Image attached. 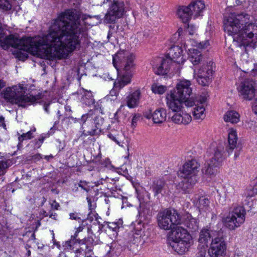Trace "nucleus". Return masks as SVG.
I'll return each mask as SVG.
<instances>
[{
	"label": "nucleus",
	"instance_id": "obj_14",
	"mask_svg": "<svg viewBox=\"0 0 257 257\" xmlns=\"http://www.w3.org/2000/svg\"><path fill=\"white\" fill-rule=\"evenodd\" d=\"M254 82L250 80H246L241 84L239 92L243 98L247 100H251L255 96Z\"/></svg>",
	"mask_w": 257,
	"mask_h": 257
},
{
	"label": "nucleus",
	"instance_id": "obj_63",
	"mask_svg": "<svg viewBox=\"0 0 257 257\" xmlns=\"http://www.w3.org/2000/svg\"><path fill=\"white\" fill-rule=\"evenodd\" d=\"M32 159L34 160H39L41 157L40 156V154H37L32 156Z\"/></svg>",
	"mask_w": 257,
	"mask_h": 257
},
{
	"label": "nucleus",
	"instance_id": "obj_2",
	"mask_svg": "<svg viewBox=\"0 0 257 257\" xmlns=\"http://www.w3.org/2000/svg\"><path fill=\"white\" fill-rule=\"evenodd\" d=\"M249 16L246 14H230L223 21L224 30L233 37L237 46L248 48L257 47V25L248 23Z\"/></svg>",
	"mask_w": 257,
	"mask_h": 257
},
{
	"label": "nucleus",
	"instance_id": "obj_47",
	"mask_svg": "<svg viewBox=\"0 0 257 257\" xmlns=\"http://www.w3.org/2000/svg\"><path fill=\"white\" fill-rule=\"evenodd\" d=\"M133 228L132 230V236H140L142 232V228L140 227H136L135 226H133Z\"/></svg>",
	"mask_w": 257,
	"mask_h": 257
},
{
	"label": "nucleus",
	"instance_id": "obj_6",
	"mask_svg": "<svg viewBox=\"0 0 257 257\" xmlns=\"http://www.w3.org/2000/svg\"><path fill=\"white\" fill-rule=\"evenodd\" d=\"M83 226H79L77 228L74 235L71 236V239L66 241L65 245L68 248H71L74 244L78 243L80 247L76 250V252L82 253L83 252L85 257H92V255L93 254V246L96 244L93 237L90 236L84 239L76 238L78 233L83 229Z\"/></svg>",
	"mask_w": 257,
	"mask_h": 257
},
{
	"label": "nucleus",
	"instance_id": "obj_16",
	"mask_svg": "<svg viewBox=\"0 0 257 257\" xmlns=\"http://www.w3.org/2000/svg\"><path fill=\"white\" fill-rule=\"evenodd\" d=\"M158 225H177V219L172 214L171 210L165 209L158 213L157 215Z\"/></svg>",
	"mask_w": 257,
	"mask_h": 257
},
{
	"label": "nucleus",
	"instance_id": "obj_54",
	"mask_svg": "<svg viewBox=\"0 0 257 257\" xmlns=\"http://www.w3.org/2000/svg\"><path fill=\"white\" fill-rule=\"evenodd\" d=\"M208 45H209V43L207 41H206L205 42L198 43L197 45V47L200 49H203L207 47Z\"/></svg>",
	"mask_w": 257,
	"mask_h": 257
},
{
	"label": "nucleus",
	"instance_id": "obj_32",
	"mask_svg": "<svg viewBox=\"0 0 257 257\" xmlns=\"http://www.w3.org/2000/svg\"><path fill=\"white\" fill-rule=\"evenodd\" d=\"M184 107H183V108ZM182 109V108H181ZM178 124H182L184 125L188 124L191 121V116L187 113H184L183 111L182 113L179 112L182 111V109L178 110Z\"/></svg>",
	"mask_w": 257,
	"mask_h": 257
},
{
	"label": "nucleus",
	"instance_id": "obj_39",
	"mask_svg": "<svg viewBox=\"0 0 257 257\" xmlns=\"http://www.w3.org/2000/svg\"><path fill=\"white\" fill-rule=\"evenodd\" d=\"M108 137L112 141L115 142L117 145L122 147H123L122 144L123 143V137L122 134L119 135L117 134L116 135H114L111 133H109L108 134Z\"/></svg>",
	"mask_w": 257,
	"mask_h": 257
},
{
	"label": "nucleus",
	"instance_id": "obj_27",
	"mask_svg": "<svg viewBox=\"0 0 257 257\" xmlns=\"http://www.w3.org/2000/svg\"><path fill=\"white\" fill-rule=\"evenodd\" d=\"M166 111L163 108L156 110L153 113V120L155 123H161L165 120Z\"/></svg>",
	"mask_w": 257,
	"mask_h": 257
},
{
	"label": "nucleus",
	"instance_id": "obj_37",
	"mask_svg": "<svg viewBox=\"0 0 257 257\" xmlns=\"http://www.w3.org/2000/svg\"><path fill=\"white\" fill-rule=\"evenodd\" d=\"M222 148L218 147L214 150L213 157L211 159H213V162H217L218 164L222 161L223 155Z\"/></svg>",
	"mask_w": 257,
	"mask_h": 257
},
{
	"label": "nucleus",
	"instance_id": "obj_13",
	"mask_svg": "<svg viewBox=\"0 0 257 257\" xmlns=\"http://www.w3.org/2000/svg\"><path fill=\"white\" fill-rule=\"evenodd\" d=\"M191 236L185 229H182L178 237V254H182L188 250L191 245Z\"/></svg>",
	"mask_w": 257,
	"mask_h": 257
},
{
	"label": "nucleus",
	"instance_id": "obj_25",
	"mask_svg": "<svg viewBox=\"0 0 257 257\" xmlns=\"http://www.w3.org/2000/svg\"><path fill=\"white\" fill-rule=\"evenodd\" d=\"M210 202L207 198L204 196L199 197L197 201L196 205L200 213L209 212Z\"/></svg>",
	"mask_w": 257,
	"mask_h": 257
},
{
	"label": "nucleus",
	"instance_id": "obj_48",
	"mask_svg": "<svg viewBox=\"0 0 257 257\" xmlns=\"http://www.w3.org/2000/svg\"><path fill=\"white\" fill-rule=\"evenodd\" d=\"M119 226H115L114 227H112L111 226H106L107 229H106V231L108 233H110L111 232L113 233V235H117V231L119 228Z\"/></svg>",
	"mask_w": 257,
	"mask_h": 257
},
{
	"label": "nucleus",
	"instance_id": "obj_44",
	"mask_svg": "<svg viewBox=\"0 0 257 257\" xmlns=\"http://www.w3.org/2000/svg\"><path fill=\"white\" fill-rule=\"evenodd\" d=\"M86 200L88 202V208H89V212L87 215V220H89L90 222H91L93 220V217L92 216V215L93 214H92L93 208H92V202H91V199L90 198H89L88 197H87L86 198Z\"/></svg>",
	"mask_w": 257,
	"mask_h": 257
},
{
	"label": "nucleus",
	"instance_id": "obj_40",
	"mask_svg": "<svg viewBox=\"0 0 257 257\" xmlns=\"http://www.w3.org/2000/svg\"><path fill=\"white\" fill-rule=\"evenodd\" d=\"M186 53V50H184L181 47H178V64L183 63L186 60L187 56L185 55Z\"/></svg>",
	"mask_w": 257,
	"mask_h": 257
},
{
	"label": "nucleus",
	"instance_id": "obj_23",
	"mask_svg": "<svg viewBox=\"0 0 257 257\" xmlns=\"http://www.w3.org/2000/svg\"><path fill=\"white\" fill-rule=\"evenodd\" d=\"M140 95L141 92L138 90L128 95L125 99L127 106L130 108L137 107L139 103Z\"/></svg>",
	"mask_w": 257,
	"mask_h": 257
},
{
	"label": "nucleus",
	"instance_id": "obj_41",
	"mask_svg": "<svg viewBox=\"0 0 257 257\" xmlns=\"http://www.w3.org/2000/svg\"><path fill=\"white\" fill-rule=\"evenodd\" d=\"M69 216L70 219L78 221V223H83L84 220H87V218H85L80 213L76 212L70 213Z\"/></svg>",
	"mask_w": 257,
	"mask_h": 257
},
{
	"label": "nucleus",
	"instance_id": "obj_20",
	"mask_svg": "<svg viewBox=\"0 0 257 257\" xmlns=\"http://www.w3.org/2000/svg\"><path fill=\"white\" fill-rule=\"evenodd\" d=\"M192 12L188 6H178V17L182 23H189L193 18Z\"/></svg>",
	"mask_w": 257,
	"mask_h": 257
},
{
	"label": "nucleus",
	"instance_id": "obj_62",
	"mask_svg": "<svg viewBox=\"0 0 257 257\" xmlns=\"http://www.w3.org/2000/svg\"><path fill=\"white\" fill-rule=\"evenodd\" d=\"M57 127L56 126H55V125H54L53 126V127H52L51 128L50 130L48 132V135H52V134L54 133V131L56 130H57Z\"/></svg>",
	"mask_w": 257,
	"mask_h": 257
},
{
	"label": "nucleus",
	"instance_id": "obj_24",
	"mask_svg": "<svg viewBox=\"0 0 257 257\" xmlns=\"http://www.w3.org/2000/svg\"><path fill=\"white\" fill-rule=\"evenodd\" d=\"M217 235L219 236L220 233L212 230L209 231L208 229L204 228L200 232L198 240L200 243H206L208 239L211 238L213 239L214 237H216V235Z\"/></svg>",
	"mask_w": 257,
	"mask_h": 257
},
{
	"label": "nucleus",
	"instance_id": "obj_43",
	"mask_svg": "<svg viewBox=\"0 0 257 257\" xmlns=\"http://www.w3.org/2000/svg\"><path fill=\"white\" fill-rule=\"evenodd\" d=\"M183 27L185 30L190 35H194L196 32V27L193 24H189V23H184Z\"/></svg>",
	"mask_w": 257,
	"mask_h": 257
},
{
	"label": "nucleus",
	"instance_id": "obj_57",
	"mask_svg": "<svg viewBox=\"0 0 257 257\" xmlns=\"http://www.w3.org/2000/svg\"><path fill=\"white\" fill-rule=\"evenodd\" d=\"M59 206V204L57 203L55 200L53 201L51 203V207L53 209H58Z\"/></svg>",
	"mask_w": 257,
	"mask_h": 257
},
{
	"label": "nucleus",
	"instance_id": "obj_58",
	"mask_svg": "<svg viewBox=\"0 0 257 257\" xmlns=\"http://www.w3.org/2000/svg\"><path fill=\"white\" fill-rule=\"evenodd\" d=\"M206 255V250L205 249H203L200 250L198 253L197 257H205Z\"/></svg>",
	"mask_w": 257,
	"mask_h": 257
},
{
	"label": "nucleus",
	"instance_id": "obj_19",
	"mask_svg": "<svg viewBox=\"0 0 257 257\" xmlns=\"http://www.w3.org/2000/svg\"><path fill=\"white\" fill-rule=\"evenodd\" d=\"M188 7L191 9L194 19L202 16L205 8V4L203 0H192L188 5Z\"/></svg>",
	"mask_w": 257,
	"mask_h": 257
},
{
	"label": "nucleus",
	"instance_id": "obj_11",
	"mask_svg": "<svg viewBox=\"0 0 257 257\" xmlns=\"http://www.w3.org/2000/svg\"><path fill=\"white\" fill-rule=\"evenodd\" d=\"M226 245L222 236H217L212 239L208 253L210 257H223Z\"/></svg>",
	"mask_w": 257,
	"mask_h": 257
},
{
	"label": "nucleus",
	"instance_id": "obj_15",
	"mask_svg": "<svg viewBox=\"0 0 257 257\" xmlns=\"http://www.w3.org/2000/svg\"><path fill=\"white\" fill-rule=\"evenodd\" d=\"M158 64H153L154 71L156 74L160 75H164L167 74L170 71L171 66L173 63H171L169 61L165 58H158L156 59Z\"/></svg>",
	"mask_w": 257,
	"mask_h": 257
},
{
	"label": "nucleus",
	"instance_id": "obj_31",
	"mask_svg": "<svg viewBox=\"0 0 257 257\" xmlns=\"http://www.w3.org/2000/svg\"><path fill=\"white\" fill-rule=\"evenodd\" d=\"M172 42L173 44L169 48L165 58L169 61L171 63L175 64L176 63V53L174 51L175 41L174 40V39H172Z\"/></svg>",
	"mask_w": 257,
	"mask_h": 257
},
{
	"label": "nucleus",
	"instance_id": "obj_53",
	"mask_svg": "<svg viewBox=\"0 0 257 257\" xmlns=\"http://www.w3.org/2000/svg\"><path fill=\"white\" fill-rule=\"evenodd\" d=\"M206 100V98L205 96H200L198 99H196V101L200 105H202L203 103H205Z\"/></svg>",
	"mask_w": 257,
	"mask_h": 257
},
{
	"label": "nucleus",
	"instance_id": "obj_64",
	"mask_svg": "<svg viewBox=\"0 0 257 257\" xmlns=\"http://www.w3.org/2000/svg\"><path fill=\"white\" fill-rule=\"evenodd\" d=\"M171 120L173 122H174V123H177V115H176V113H175V114H174L172 117H171Z\"/></svg>",
	"mask_w": 257,
	"mask_h": 257
},
{
	"label": "nucleus",
	"instance_id": "obj_1",
	"mask_svg": "<svg viewBox=\"0 0 257 257\" xmlns=\"http://www.w3.org/2000/svg\"><path fill=\"white\" fill-rule=\"evenodd\" d=\"M86 15L81 20L80 15L76 10H67L61 14L50 27L47 34L34 41L32 38L20 39L15 34L16 46L8 45L19 49L17 57L21 61L28 58L29 53L38 57L46 56L49 59L65 58L70 53L79 48L81 39L87 30L85 25Z\"/></svg>",
	"mask_w": 257,
	"mask_h": 257
},
{
	"label": "nucleus",
	"instance_id": "obj_60",
	"mask_svg": "<svg viewBox=\"0 0 257 257\" xmlns=\"http://www.w3.org/2000/svg\"><path fill=\"white\" fill-rule=\"evenodd\" d=\"M34 148H39L41 145H42V144L41 143V142H40L38 140H35L34 141Z\"/></svg>",
	"mask_w": 257,
	"mask_h": 257
},
{
	"label": "nucleus",
	"instance_id": "obj_8",
	"mask_svg": "<svg viewBox=\"0 0 257 257\" xmlns=\"http://www.w3.org/2000/svg\"><path fill=\"white\" fill-rule=\"evenodd\" d=\"M93 111H90L88 113L83 114L81 120L83 122L82 126L86 124H90L92 128L84 130L83 134L85 136H94L98 135L101 131V126L104 122V118L100 116H92Z\"/></svg>",
	"mask_w": 257,
	"mask_h": 257
},
{
	"label": "nucleus",
	"instance_id": "obj_12",
	"mask_svg": "<svg viewBox=\"0 0 257 257\" xmlns=\"http://www.w3.org/2000/svg\"><path fill=\"white\" fill-rule=\"evenodd\" d=\"M237 137L235 132H232L228 134V145L226 147V151L230 154L234 150V159H236L239 155L242 150V146L237 143Z\"/></svg>",
	"mask_w": 257,
	"mask_h": 257
},
{
	"label": "nucleus",
	"instance_id": "obj_28",
	"mask_svg": "<svg viewBox=\"0 0 257 257\" xmlns=\"http://www.w3.org/2000/svg\"><path fill=\"white\" fill-rule=\"evenodd\" d=\"M240 115L235 110L227 111L224 116V119L226 122H229L231 123H236L239 121Z\"/></svg>",
	"mask_w": 257,
	"mask_h": 257
},
{
	"label": "nucleus",
	"instance_id": "obj_10",
	"mask_svg": "<svg viewBox=\"0 0 257 257\" xmlns=\"http://www.w3.org/2000/svg\"><path fill=\"white\" fill-rule=\"evenodd\" d=\"M245 210L243 206H238L226 217L222 218V223L224 224L232 223L234 225L236 223L242 224L245 220Z\"/></svg>",
	"mask_w": 257,
	"mask_h": 257
},
{
	"label": "nucleus",
	"instance_id": "obj_4",
	"mask_svg": "<svg viewBox=\"0 0 257 257\" xmlns=\"http://www.w3.org/2000/svg\"><path fill=\"white\" fill-rule=\"evenodd\" d=\"M26 90L27 88L19 84L13 86L12 87H7L2 93V95L8 102L25 107L26 103L34 102L36 100L35 96L25 95Z\"/></svg>",
	"mask_w": 257,
	"mask_h": 257
},
{
	"label": "nucleus",
	"instance_id": "obj_55",
	"mask_svg": "<svg viewBox=\"0 0 257 257\" xmlns=\"http://www.w3.org/2000/svg\"><path fill=\"white\" fill-rule=\"evenodd\" d=\"M92 216L93 217L94 216L95 217V221H97V223L98 224V225H103V223H105V221H104L103 222H102V221H101V220H102L101 218L100 217H99L97 214H92Z\"/></svg>",
	"mask_w": 257,
	"mask_h": 257
},
{
	"label": "nucleus",
	"instance_id": "obj_42",
	"mask_svg": "<svg viewBox=\"0 0 257 257\" xmlns=\"http://www.w3.org/2000/svg\"><path fill=\"white\" fill-rule=\"evenodd\" d=\"M104 226H90V227H87V231L88 233L92 234L95 236L100 234L102 228Z\"/></svg>",
	"mask_w": 257,
	"mask_h": 257
},
{
	"label": "nucleus",
	"instance_id": "obj_33",
	"mask_svg": "<svg viewBox=\"0 0 257 257\" xmlns=\"http://www.w3.org/2000/svg\"><path fill=\"white\" fill-rule=\"evenodd\" d=\"M141 241L140 236L133 237V239H131L127 243V247L130 250L133 252L136 251L138 250L139 243Z\"/></svg>",
	"mask_w": 257,
	"mask_h": 257
},
{
	"label": "nucleus",
	"instance_id": "obj_59",
	"mask_svg": "<svg viewBox=\"0 0 257 257\" xmlns=\"http://www.w3.org/2000/svg\"><path fill=\"white\" fill-rule=\"evenodd\" d=\"M213 64V63L210 61L206 65L202 66L201 68H204V73L205 74L206 72L207 69V66H208V65H211L212 69H213V66H212Z\"/></svg>",
	"mask_w": 257,
	"mask_h": 257
},
{
	"label": "nucleus",
	"instance_id": "obj_9",
	"mask_svg": "<svg viewBox=\"0 0 257 257\" xmlns=\"http://www.w3.org/2000/svg\"><path fill=\"white\" fill-rule=\"evenodd\" d=\"M107 2L111 0H106ZM113 4L109 7L105 16L104 21L107 23H114L116 20L121 18L124 11V3L121 0H112ZM105 3V1H104Z\"/></svg>",
	"mask_w": 257,
	"mask_h": 257
},
{
	"label": "nucleus",
	"instance_id": "obj_17",
	"mask_svg": "<svg viewBox=\"0 0 257 257\" xmlns=\"http://www.w3.org/2000/svg\"><path fill=\"white\" fill-rule=\"evenodd\" d=\"M161 228L165 230H171L169 232L167 235V243L168 246L172 248V250L176 252V246H177V227L175 226H173L172 228V226H159Z\"/></svg>",
	"mask_w": 257,
	"mask_h": 257
},
{
	"label": "nucleus",
	"instance_id": "obj_38",
	"mask_svg": "<svg viewBox=\"0 0 257 257\" xmlns=\"http://www.w3.org/2000/svg\"><path fill=\"white\" fill-rule=\"evenodd\" d=\"M36 129L34 128V130H31L28 132L26 133H23L22 135L20 136L18 138L19 139V144L18 145V147L22 146V143L25 140L27 139H31L33 138V132H35Z\"/></svg>",
	"mask_w": 257,
	"mask_h": 257
},
{
	"label": "nucleus",
	"instance_id": "obj_26",
	"mask_svg": "<svg viewBox=\"0 0 257 257\" xmlns=\"http://www.w3.org/2000/svg\"><path fill=\"white\" fill-rule=\"evenodd\" d=\"M198 223L197 219L192 217V215L186 213L181 217L178 214V225L184 224L185 225H195Z\"/></svg>",
	"mask_w": 257,
	"mask_h": 257
},
{
	"label": "nucleus",
	"instance_id": "obj_35",
	"mask_svg": "<svg viewBox=\"0 0 257 257\" xmlns=\"http://www.w3.org/2000/svg\"><path fill=\"white\" fill-rule=\"evenodd\" d=\"M201 53L197 50L193 49L191 52V56L190 57V61L194 65L198 64L201 60Z\"/></svg>",
	"mask_w": 257,
	"mask_h": 257
},
{
	"label": "nucleus",
	"instance_id": "obj_51",
	"mask_svg": "<svg viewBox=\"0 0 257 257\" xmlns=\"http://www.w3.org/2000/svg\"><path fill=\"white\" fill-rule=\"evenodd\" d=\"M193 152L192 150H189L187 152H185L183 156L184 157L186 161L188 159H191V158H194L193 156Z\"/></svg>",
	"mask_w": 257,
	"mask_h": 257
},
{
	"label": "nucleus",
	"instance_id": "obj_18",
	"mask_svg": "<svg viewBox=\"0 0 257 257\" xmlns=\"http://www.w3.org/2000/svg\"><path fill=\"white\" fill-rule=\"evenodd\" d=\"M213 70L212 69L211 65H208L206 72L205 74L204 68H200L198 70V76L196 78L198 84L202 86H207L211 82V77L212 75Z\"/></svg>",
	"mask_w": 257,
	"mask_h": 257
},
{
	"label": "nucleus",
	"instance_id": "obj_46",
	"mask_svg": "<svg viewBox=\"0 0 257 257\" xmlns=\"http://www.w3.org/2000/svg\"><path fill=\"white\" fill-rule=\"evenodd\" d=\"M8 167L9 165L7 161H0V176L5 174L6 170Z\"/></svg>",
	"mask_w": 257,
	"mask_h": 257
},
{
	"label": "nucleus",
	"instance_id": "obj_49",
	"mask_svg": "<svg viewBox=\"0 0 257 257\" xmlns=\"http://www.w3.org/2000/svg\"><path fill=\"white\" fill-rule=\"evenodd\" d=\"M141 117V115L140 114H135L133 116L132 119V126L133 127H136L137 125V121L139 120L140 118Z\"/></svg>",
	"mask_w": 257,
	"mask_h": 257
},
{
	"label": "nucleus",
	"instance_id": "obj_21",
	"mask_svg": "<svg viewBox=\"0 0 257 257\" xmlns=\"http://www.w3.org/2000/svg\"><path fill=\"white\" fill-rule=\"evenodd\" d=\"M175 88L177 86L168 91L166 97L168 107L174 112H177V92Z\"/></svg>",
	"mask_w": 257,
	"mask_h": 257
},
{
	"label": "nucleus",
	"instance_id": "obj_56",
	"mask_svg": "<svg viewBox=\"0 0 257 257\" xmlns=\"http://www.w3.org/2000/svg\"><path fill=\"white\" fill-rule=\"evenodd\" d=\"M144 116L147 119L153 118V113L150 111L144 112Z\"/></svg>",
	"mask_w": 257,
	"mask_h": 257
},
{
	"label": "nucleus",
	"instance_id": "obj_45",
	"mask_svg": "<svg viewBox=\"0 0 257 257\" xmlns=\"http://www.w3.org/2000/svg\"><path fill=\"white\" fill-rule=\"evenodd\" d=\"M152 90L155 93H158L159 94H163L166 91V87L162 85L160 86H152Z\"/></svg>",
	"mask_w": 257,
	"mask_h": 257
},
{
	"label": "nucleus",
	"instance_id": "obj_36",
	"mask_svg": "<svg viewBox=\"0 0 257 257\" xmlns=\"http://www.w3.org/2000/svg\"><path fill=\"white\" fill-rule=\"evenodd\" d=\"M12 8V1L11 0H0V10L3 12H8L11 13L10 12L11 11Z\"/></svg>",
	"mask_w": 257,
	"mask_h": 257
},
{
	"label": "nucleus",
	"instance_id": "obj_61",
	"mask_svg": "<svg viewBox=\"0 0 257 257\" xmlns=\"http://www.w3.org/2000/svg\"><path fill=\"white\" fill-rule=\"evenodd\" d=\"M0 126H2L4 127H5L6 126L5 123V118L4 117H3V116H0Z\"/></svg>",
	"mask_w": 257,
	"mask_h": 257
},
{
	"label": "nucleus",
	"instance_id": "obj_29",
	"mask_svg": "<svg viewBox=\"0 0 257 257\" xmlns=\"http://www.w3.org/2000/svg\"><path fill=\"white\" fill-rule=\"evenodd\" d=\"M165 183L162 180L154 181L151 186V189L154 192V195L156 196L159 193H161L165 187Z\"/></svg>",
	"mask_w": 257,
	"mask_h": 257
},
{
	"label": "nucleus",
	"instance_id": "obj_34",
	"mask_svg": "<svg viewBox=\"0 0 257 257\" xmlns=\"http://www.w3.org/2000/svg\"><path fill=\"white\" fill-rule=\"evenodd\" d=\"M83 103L87 106H91L94 104L95 101L91 92L86 91L81 98Z\"/></svg>",
	"mask_w": 257,
	"mask_h": 257
},
{
	"label": "nucleus",
	"instance_id": "obj_52",
	"mask_svg": "<svg viewBox=\"0 0 257 257\" xmlns=\"http://www.w3.org/2000/svg\"><path fill=\"white\" fill-rule=\"evenodd\" d=\"M79 187H81L83 190L86 191V192H88L89 189L86 186H87V183L85 181H81L78 184Z\"/></svg>",
	"mask_w": 257,
	"mask_h": 257
},
{
	"label": "nucleus",
	"instance_id": "obj_7",
	"mask_svg": "<svg viewBox=\"0 0 257 257\" xmlns=\"http://www.w3.org/2000/svg\"><path fill=\"white\" fill-rule=\"evenodd\" d=\"M190 86V81L186 79L179 80L178 82V112L183 107L184 104L189 107L195 104L192 98H190L192 92Z\"/></svg>",
	"mask_w": 257,
	"mask_h": 257
},
{
	"label": "nucleus",
	"instance_id": "obj_3",
	"mask_svg": "<svg viewBox=\"0 0 257 257\" xmlns=\"http://www.w3.org/2000/svg\"><path fill=\"white\" fill-rule=\"evenodd\" d=\"M200 167V163L194 158L186 161L184 165L178 171V179L179 188L186 191L192 187L197 182V173Z\"/></svg>",
	"mask_w": 257,
	"mask_h": 257
},
{
	"label": "nucleus",
	"instance_id": "obj_22",
	"mask_svg": "<svg viewBox=\"0 0 257 257\" xmlns=\"http://www.w3.org/2000/svg\"><path fill=\"white\" fill-rule=\"evenodd\" d=\"M205 166L202 169V173L208 176H214L217 172V168L219 164L213 162V159H210L208 162L205 164Z\"/></svg>",
	"mask_w": 257,
	"mask_h": 257
},
{
	"label": "nucleus",
	"instance_id": "obj_50",
	"mask_svg": "<svg viewBox=\"0 0 257 257\" xmlns=\"http://www.w3.org/2000/svg\"><path fill=\"white\" fill-rule=\"evenodd\" d=\"M109 30L108 32V34L107 36V38L108 41L109 40L110 37L112 36V34L116 32V30L115 29V25L114 24L109 25Z\"/></svg>",
	"mask_w": 257,
	"mask_h": 257
},
{
	"label": "nucleus",
	"instance_id": "obj_5",
	"mask_svg": "<svg viewBox=\"0 0 257 257\" xmlns=\"http://www.w3.org/2000/svg\"><path fill=\"white\" fill-rule=\"evenodd\" d=\"M123 53H124V58L125 59L123 72L118 79V81H114L113 83V88L110 91V94L112 96L116 97L119 91L124 86L131 83L133 75L131 69L134 66L135 56L132 54L124 53V52H123Z\"/></svg>",
	"mask_w": 257,
	"mask_h": 257
},
{
	"label": "nucleus",
	"instance_id": "obj_30",
	"mask_svg": "<svg viewBox=\"0 0 257 257\" xmlns=\"http://www.w3.org/2000/svg\"><path fill=\"white\" fill-rule=\"evenodd\" d=\"M195 102V101H194ZM196 105V107L194 108L193 111V115L196 119H201L202 120L205 118V115L204 114L205 108L201 105H200L198 103L194 104Z\"/></svg>",
	"mask_w": 257,
	"mask_h": 257
}]
</instances>
